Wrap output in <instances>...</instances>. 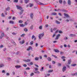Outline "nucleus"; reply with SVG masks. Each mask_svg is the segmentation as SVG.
<instances>
[{"label": "nucleus", "instance_id": "nucleus-50", "mask_svg": "<svg viewBox=\"0 0 77 77\" xmlns=\"http://www.w3.org/2000/svg\"><path fill=\"white\" fill-rule=\"evenodd\" d=\"M30 65H33V62H31L30 63Z\"/></svg>", "mask_w": 77, "mask_h": 77}, {"label": "nucleus", "instance_id": "nucleus-3", "mask_svg": "<svg viewBox=\"0 0 77 77\" xmlns=\"http://www.w3.org/2000/svg\"><path fill=\"white\" fill-rule=\"evenodd\" d=\"M60 36V34H58L57 35V36L56 38H55V40H57L59 39V37Z\"/></svg>", "mask_w": 77, "mask_h": 77}, {"label": "nucleus", "instance_id": "nucleus-62", "mask_svg": "<svg viewBox=\"0 0 77 77\" xmlns=\"http://www.w3.org/2000/svg\"><path fill=\"white\" fill-rule=\"evenodd\" d=\"M8 60H11V58L9 57L8 58Z\"/></svg>", "mask_w": 77, "mask_h": 77}, {"label": "nucleus", "instance_id": "nucleus-14", "mask_svg": "<svg viewBox=\"0 0 77 77\" xmlns=\"http://www.w3.org/2000/svg\"><path fill=\"white\" fill-rule=\"evenodd\" d=\"M4 66V64H0V68H2Z\"/></svg>", "mask_w": 77, "mask_h": 77}, {"label": "nucleus", "instance_id": "nucleus-49", "mask_svg": "<svg viewBox=\"0 0 77 77\" xmlns=\"http://www.w3.org/2000/svg\"><path fill=\"white\" fill-rule=\"evenodd\" d=\"M3 45H2L0 46V48H3Z\"/></svg>", "mask_w": 77, "mask_h": 77}, {"label": "nucleus", "instance_id": "nucleus-25", "mask_svg": "<svg viewBox=\"0 0 77 77\" xmlns=\"http://www.w3.org/2000/svg\"><path fill=\"white\" fill-rule=\"evenodd\" d=\"M23 10H21V12H20V15H21V14H23Z\"/></svg>", "mask_w": 77, "mask_h": 77}, {"label": "nucleus", "instance_id": "nucleus-32", "mask_svg": "<svg viewBox=\"0 0 77 77\" xmlns=\"http://www.w3.org/2000/svg\"><path fill=\"white\" fill-rule=\"evenodd\" d=\"M64 39L65 40H66L67 39H68V38L66 37H64Z\"/></svg>", "mask_w": 77, "mask_h": 77}, {"label": "nucleus", "instance_id": "nucleus-29", "mask_svg": "<svg viewBox=\"0 0 77 77\" xmlns=\"http://www.w3.org/2000/svg\"><path fill=\"white\" fill-rule=\"evenodd\" d=\"M53 71V70H49L48 71V72H52Z\"/></svg>", "mask_w": 77, "mask_h": 77}, {"label": "nucleus", "instance_id": "nucleus-20", "mask_svg": "<svg viewBox=\"0 0 77 77\" xmlns=\"http://www.w3.org/2000/svg\"><path fill=\"white\" fill-rule=\"evenodd\" d=\"M33 25H32L30 27V30H32L33 29Z\"/></svg>", "mask_w": 77, "mask_h": 77}, {"label": "nucleus", "instance_id": "nucleus-22", "mask_svg": "<svg viewBox=\"0 0 77 77\" xmlns=\"http://www.w3.org/2000/svg\"><path fill=\"white\" fill-rule=\"evenodd\" d=\"M56 24H60V22H59V21L57 20H56Z\"/></svg>", "mask_w": 77, "mask_h": 77}, {"label": "nucleus", "instance_id": "nucleus-47", "mask_svg": "<svg viewBox=\"0 0 77 77\" xmlns=\"http://www.w3.org/2000/svg\"><path fill=\"white\" fill-rule=\"evenodd\" d=\"M35 70L36 71H38V68H35Z\"/></svg>", "mask_w": 77, "mask_h": 77}, {"label": "nucleus", "instance_id": "nucleus-10", "mask_svg": "<svg viewBox=\"0 0 77 77\" xmlns=\"http://www.w3.org/2000/svg\"><path fill=\"white\" fill-rule=\"evenodd\" d=\"M30 17L32 19H33V13H31L30 14Z\"/></svg>", "mask_w": 77, "mask_h": 77}, {"label": "nucleus", "instance_id": "nucleus-36", "mask_svg": "<svg viewBox=\"0 0 77 77\" xmlns=\"http://www.w3.org/2000/svg\"><path fill=\"white\" fill-rule=\"evenodd\" d=\"M35 38V35H32V39Z\"/></svg>", "mask_w": 77, "mask_h": 77}, {"label": "nucleus", "instance_id": "nucleus-34", "mask_svg": "<svg viewBox=\"0 0 77 77\" xmlns=\"http://www.w3.org/2000/svg\"><path fill=\"white\" fill-rule=\"evenodd\" d=\"M18 2V0H14V3H17Z\"/></svg>", "mask_w": 77, "mask_h": 77}, {"label": "nucleus", "instance_id": "nucleus-35", "mask_svg": "<svg viewBox=\"0 0 77 77\" xmlns=\"http://www.w3.org/2000/svg\"><path fill=\"white\" fill-rule=\"evenodd\" d=\"M1 17H5V15L3 13L2 14Z\"/></svg>", "mask_w": 77, "mask_h": 77}, {"label": "nucleus", "instance_id": "nucleus-15", "mask_svg": "<svg viewBox=\"0 0 77 77\" xmlns=\"http://www.w3.org/2000/svg\"><path fill=\"white\" fill-rule=\"evenodd\" d=\"M39 58V57H35V60H38Z\"/></svg>", "mask_w": 77, "mask_h": 77}, {"label": "nucleus", "instance_id": "nucleus-21", "mask_svg": "<svg viewBox=\"0 0 77 77\" xmlns=\"http://www.w3.org/2000/svg\"><path fill=\"white\" fill-rule=\"evenodd\" d=\"M57 65L58 66H62V65L61 64L59 63H58Z\"/></svg>", "mask_w": 77, "mask_h": 77}, {"label": "nucleus", "instance_id": "nucleus-51", "mask_svg": "<svg viewBox=\"0 0 77 77\" xmlns=\"http://www.w3.org/2000/svg\"><path fill=\"white\" fill-rule=\"evenodd\" d=\"M33 75H34V74L33 73H32L30 74V75L31 76H33Z\"/></svg>", "mask_w": 77, "mask_h": 77}, {"label": "nucleus", "instance_id": "nucleus-9", "mask_svg": "<svg viewBox=\"0 0 77 77\" xmlns=\"http://www.w3.org/2000/svg\"><path fill=\"white\" fill-rule=\"evenodd\" d=\"M57 13L55 12L52 13L51 14V15H56Z\"/></svg>", "mask_w": 77, "mask_h": 77}, {"label": "nucleus", "instance_id": "nucleus-37", "mask_svg": "<svg viewBox=\"0 0 77 77\" xmlns=\"http://www.w3.org/2000/svg\"><path fill=\"white\" fill-rule=\"evenodd\" d=\"M10 24H14V22L12 21H10Z\"/></svg>", "mask_w": 77, "mask_h": 77}, {"label": "nucleus", "instance_id": "nucleus-39", "mask_svg": "<svg viewBox=\"0 0 77 77\" xmlns=\"http://www.w3.org/2000/svg\"><path fill=\"white\" fill-rule=\"evenodd\" d=\"M26 70H30V68L29 67H27L26 68Z\"/></svg>", "mask_w": 77, "mask_h": 77}, {"label": "nucleus", "instance_id": "nucleus-61", "mask_svg": "<svg viewBox=\"0 0 77 77\" xmlns=\"http://www.w3.org/2000/svg\"><path fill=\"white\" fill-rule=\"evenodd\" d=\"M38 45L37 43L35 44V46L36 47H37Z\"/></svg>", "mask_w": 77, "mask_h": 77}, {"label": "nucleus", "instance_id": "nucleus-59", "mask_svg": "<svg viewBox=\"0 0 77 77\" xmlns=\"http://www.w3.org/2000/svg\"><path fill=\"white\" fill-rule=\"evenodd\" d=\"M24 67H27V65L26 64H24L23 65Z\"/></svg>", "mask_w": 77, "mask_h": 77}, {"label": "nucleus", "instance_id": "nucleus-13", "mask_svg": "<svg viewBox=\"0 0 77 77\" xmlns=\"http://www.w3.org/2000/svg\"><path fill=\"white\" fill-rule=\"evenodd\" d=\"M54 51L55 52H56V53H59V52H60L57 49H55Z\"/></svg>", "mask_w": 77, "mask_h": 77}, {"label": "nucleus", "instance_id": "nucleus-5", "mask_svg": "<svg viewBox=\"0 0 77 77\" xmlns=\"http://www.w3.org/2000/svg\"><path fill=\"white\" fill-rule=\"evenodd\" d=\"M66 66L64 67L63 68V69H62L63 72H65V71H66Z\"/></svg>", "mask_w": 77, "mask_h": 77}, {"label": "nucleus", "instance_id": "nucleus-2", "mask_svg": "<svg viewBox=\"0 0 77 77\" xmlns=\"http://www.w3.org/2000/svg\"><path fill=\"white\" fill-rule=\"evenodd\" d=\"M16 7L17 9H19L20 11H21V10H23V8L21 6H19L18 5H17Z\"/></svg>", "mask_w": 77, "mask_h": 77}, {"label": "nucleus", "instance_id": "nucleus-31", "mask_svg": "<svg viewBox=\"0 0 77 77\" xmlns=\"http://www.w3.org/2000/svg\"><path fill=\"white\" fill-rule=\"evenodd\" d=\"M59 2L60 3L62 4V0H60Z\"/></svg>", "mask_w": 77, "mask_h": 77}, {"label": "nucleus", "instance_id": "nucleus-64", "mask_svg": "<svg viewBox=\"0 0 77 77\" xmlns=\"http://www.w3.org/2000/svg\"><path fill=\"white\" fill-rule=\"evenodd\" d=\"M64 47H67V45H65V44L64 45Z\"/></svg>", "mask_w": 77, "mask_h": 77}, {"label": "nucleus", "instance_id": "nucleus-7", "mask_svg": "<svg viewBox=\"0 0 77 77\" xmlns=\"http://www.w3.org/2000/svg\"><path fill=\"white\" fill-rule=\"evenodd\" d=\"M64 16L65 17H67V18H68L69 17V15L68 14L64 13Z\"/></svg>", "mask_w": 77, "mask_h": 77}, {"label": "nucleus", "instance_id": "nucleus-56", "mask_svg": "<svg viewBox=\"0 0 77 77\" xmlns=\"http://www.w3.org/2000/svg\"><path fill=\"white\" fill-rule=\"evenodd\" d=\"M45 51V50H42L41 51V52H42V53H44Z\"/></svg>", "mask_w": 77, "mask_h": 77}, {"label": "nucleus", "instance_id": "nucleus-48", "mask_svg": "<svg viewBox=\"0 0 77 77\" xmlns=\"http://www.w3.org/2000/svg\"><path fill=\"white\" fill-rule=\"evenodd\" d=\"M29 48V50H32V48L31 46H30Z\"/></svg>", "mask_w": 77, "mask_h": 77}, {"label": "nucleus", "instance_id": "nucleus-33", "mask_svg": "<svg viewBox=\"0 0 77 77\" xmlns=\"http://www.w3.org/2000/svg\"><path fill=\"white\" fill-rule=\"evenodd\" d=\"M35 74H39L40 72L39 71H37L36 72H35Z\"/></svg>", "mask_w": 77, "mask_h": 77}, {"label": "nucleus", "instance_id": "nucleus-53", "mask_svg": "<svg viewBox=\"0 0 77 77\" xmlns=\"http://www.w3.org/2000/svg\"><path fill=\"white\" fill-rule=\"evenodd\" d=\"M6 75L8 76V75H10V74H9V73H6Z\"/></svg>", "mask_w": 77, "mask_h": 77}, {"label": "nucleus", "instance_id": "nucleus-63", "mask_svg": "<svg viewBox=\"0 0 77 77\" xmlns=\"http://www.w3.org/2000/svg\"><path fill=\"white\" fill-rule=\"evenodd\" d=\"M20 3H23V1L21 0H20Z\"/></svg>", "mask_w": 77, "mask_h": 77}, {"label": "nucleus", "instance_id": "nucleus-28", "mask_svg": "<svg viewBox=\"0 0 77 77\" xmlns=\"http://www.w3.org/2000/svg\"><path fill=\"white\" fill-rule=\"evenodd\" d=\"M48 61H51V58L50 57H48Z\"/></svg>", "mask_w": 77, "mask_h": 77}, {"label": "nucleus", "instance_id": "nucleus-17", "mask_svg": "<svg viewBox=\"0 0 77 77\" xmlns=\"http://www.w3.org/2000/svg\"><path fill=\"white\" fill-rule=\"evenodd\" d=\"M68 3L69 5H71V1L69 0L68 1Z\"/></svg>", "mask_w": 77, "mask_h": 77}, {"label": "nucleus", "instance_id": "nucleus-11", "mask_svg": "<svg viewBox=\"0 0 77 77\" xmlns=\"http://www.w3.org/2000/svg\"><path fill=\"white\" fill-rule=\"evenodd\" d=\"M71 60H68V65H70L71 63Z\"/></svg>", "mask_w": 77, "mask_h": 77}, {"label": "nucleus", "instance_id": "nucleus-44", "mask_svg": "<svg viewBox=\"0 0 77 77\" xmlns=\"http://www.w3.org/2000/svg\"><path fill=\"white\" fill-rule=\"evenodd\" d=\"M24 74L25 75H27V72H26V71H24Z\"/></svg>", "mask_w": 77, "mask_h": 77}, {"label": "nucleus", "instance_id": "nucleus-1", "mask_svg": "<svg viewBox=\"0 0 77 77\" xmlns=\"http://www.w3.org/2000/svg\"><path fill=\"white\" fill-rule=\"evenodd\" d=\"M44 36V34L42 33L40 34L38 36V38L40 39H41L42 37Z\"/></svg>", "mask_w": 77, "mask_h": 77}, {"label": "nucleus", "instance_id": "nucleus-24", "mask_svg": "<svg viewBox=\"0 0 77 77\" xmlns=\"http://www.w3.org/2000/svg\"><path fill=\"white\" fill-rule=\"evenodd\" d=\"M26 35V34H22L20 36L21 37H24V36H25Z\"/></svg>", "mask_w": 77, "mask_h": 77}, {"label": "nucleus", "instance_id": "nucleus-6", "mask_svg": "<svg viewBox=\"0 0 77 77\" xmlns=\"http://www.w3.org/2000/svg\"><path fill=\"white\" fill-rule=\"evenodd\" d=\"M24 62H30V60L29 59H27V60H24Z\"/></svg>", "mask_w": 77, "mask_h": 77}, {"label": "nucleus", "instance_id": "nucleus-57", "mask_svg": "<svg viewBox=\"0 0 77 77\" xmlns=\"http://www.w3.org/2000/svg\"><path fill=\"white\" fill-rule=\"evenodd\" d=\"M53 28H51V32H53Z\"/></svg>", "mask_w": 77, "mask_h": 77}, {"label": "nucleus", "instance_id": "nucleus-41", "mask_svg": "<svg viewBox=\"0 0 77 77\" xmlns=\"http://www.w3.org/2000/svg\"><path fill=\"white\" fill-rule=\"evenodd\" d=\"M24 31H25V32H27V28H25V29H24Z\"/></svg>", "mask_w": 77, "mask_h": 77}, {"label": "nucleus", "instance_id": "nucleus-55", "mask_svg": "<svg viewBox=\"0 0 77 77\" xmlns=\"http://www.w3.org/2000/svg\"><path fill=\"white\" fill-rule=\"evenodd\" d=\"M64 53V52H62V51L60 52V54H63Z\"/></svg>", "mask_w": 77, "mask_h": 77}, {"label": "nucleus", "instance_id": "nucleus-18", "mask_svg": "<svg viewBox=\"0 0 77 77\" xmlns=\"http://www.w3.org/2000/svg\"><path fill=\"white\" fill-rule=\"evenodd\" d=\"M20 27H24V25L23 24H20Z\"/></svg>", "mask_w": 77, "mask_h": 77}, {"label": "nucleus", "instance_id": "nucleus-38", "mask_svg": "<svg viewBox=\"0 0 77 77\" xmlns=\"http://www.w3.org/2000/svg\"><path fill=\"white\" fill-rule=\"evenodd\" d=\"M70 36H75V35H74V34H71L70 35Z\"/></svg>", "mask_w": 77, "mask_h": 77}, {"label": "nucleus", "instance_id": "nucleus-60", "mask_svg": "<svg viewBox=\"0 0 77 77\" xmlns=\"http://www.w3.org/2000/svg\"><path fill=\"white\" fill-rule=\"evenodd\" d=\"M30 7L32 8V7H33V4H31L30 5Z\"/></svg>", "mask_w": 77, "mask_h": 77}, {"label": "nucleus", "instance_id": "nucleus-43", "mask_svg": "<svg viewBox=\"0 0 77 77\" xmlns=\"http://www.w3.org/2000/svg\"><path fill=\"white\" fill-rule=\"evenodd\" d=\"M52 63L53 64H55L56 62L54 61H52Z\"/></svg>", "mask_w": 77, "mask_h": 77}, {"label": "nucleus", "instance_id": "nucleus-23", "mask_svg": "<svg viewBox=\"0 0 77 77\" xmlns=\"http://www.w3.org/2000/svg\"><path fill=\"white\" fill-rule=\"evenodd\" d=\"M23 22V21L22 20H20L19 21V23H20V24L21 23H22Z\"/></svg>", "mask_w": 77, "mask_h": 77}, {"label": "nucleus", "instance_id": "nucleus-27", "mask_svg": "<svg viewBox=\"0 0 77 77\" xmlns=\"http://www.w3.org/2000/svg\"><path fill=\"white\" fill-rule=\"evenodd\" d=\"M29 0H25V3H27Z\"/></svg>", "mask_w": 77, "mask_h": 77}, {"label": "nucleus", "instance_id": "nucleus-52", "mask_svg": "<svg viewBox=\"0 0 77 77\" xmlns=\"http://www.w3.org/2000/svg\"><path fill=\"white\" fill-rule=\"evenodd\" d=\"M58 15L60 16H62V14H61V13H58Z\"/></svg>", "mask_w": 77, "mask_h": 77}, {"label": "nucleus", "instance_id": "nucleus-4", "mask_svg": "<svg viewBox=\"0 0 77 77\" xmlns=\"http://www.w3.org/2000/svg\"><path fill=\"white\" fill-rule=\"evenodd\" d=\"M15 67L16 69H18V68H21L22 66L21 65H16L15 66Z\"/></svg>", "mask_w": 77, "mask_h": 77}, {"label": "nucleus", "instance_id": "nucleus-40", "mask_svg": "<svg viewBox=\"0 0 77 77\" xmlns=\"http://www.w3.org/2000/svg\"><path fill=\"white\" fill-rule=\"evenodd\" d=\"M30 44L31 45H32V44H33V41H32L31 42H30Z\"/></svg>", "mask_w": 77, "mask_h": 77}, {"label": "nucleus", "instance_id": "nucleus-42", "mask_svg": "<svg viewBox=\"0 0 77 77\" xmlns=\"http://www.w3.org/2000/svg\"><path fill=\"white\" fill-rule=\"evenodd\" d=\"M65 58H66V57L64 56H63L61 57L62 59H65Z\"/></svg>", "mask_w": 77, "mask_h": 77}, {"label": "nucleus", "instance_id": "nucleus-16", "mask_svg": "<svg viewBox=\"0 0 77 77\" xmlns=\"http://www.w3.org/2000/svg\"><path fill=\"white\" fill-rule=\"evenodd\" d=\"M38 3L39 5H45V4L41 2H38Z\"/></svg>", "mask_w": 77, "mask_h": 77}, {"label": "nucleus", "instance_id": "nucleus-19", "mask_svg": "<svg viewBox=\"0 0 77 77\" xmlns=\"http://www.w3.org/2000/svg\"><path fill=\"white\" fill-rule=\"evenodd\" d=\"M39 29H40V30H42V26H41L39 27Z\"/></svg>", "mask_w": 77, "mask_h": 77}, {"label": "nucleus", "instance_id": "nucleus-26", "mask_svg": "<svg viewBox=\"0 0 77 77\" xmlns=\"http://www.w3.org/2000/svg\"><path fill=\"white\" fill-rule=\"evenodd\" d=\"M44 71V67H42L40 69V71Z\"/></svg>", "mask_w": 77, "mask_h": 77}, {"label": "nucleus", "instance_id": "nucleus-54", "mask_svg": "<svg viewBox=\"0 0 77 77\" xmlns=\"http://www.w3.org/2000/svg\"><path fill=\"white\" fill-rule=\"evenodd\" d=\"M66 1H63V3L64 4V5H65V4H66Z\"/></svg>", "mask_w": 77, "mask_h": 77}, {"label": "nucleus", "instance_id": "nucleus-30", "mask_svg": "<svg viewBox=\"0 0 77 77\" xmlns=\"http://www.w3.org/2000/svg\"><path fill=\"white\" fill-rule=\"evenodd\" d=\"M77 65V64H74L72 65V66H75Z\"/></svg>", "mask_w": 77, "mask_h": 77}, {"label": "nucleus", "instance_id": "nucleus-8", "mask_svg": "<svg viewBox=\"0 0 77 77\" xmlns=\"http://www.w3.org/2000/svg\"><path fill=\"white\" fill-rule=\"evenodd\" d=\"M20 44H23L24 42H25V41L24 40H23L22 42L20 41Z\"/></svg>", "mask_w": 77, "mask_h": 77}, {"label": "nucleus", "instance_id": "nucleus-46", "mask_svg": "<svg viewBox=\"0 0 77 77\" xmlns=\"http://www.w3.org/2000/svg\"><path fill=\"white\" fill-rule=\"evenodd\" d=\"M57 29V28H54L53 29L54 31H55V30H56V29Z\"/></svg>", "mask_w": 77, "mask_h": 77}, {"label": "nucleus", "instance_id": "nucleus-12", "mask_svg": "<svg viewBox=\"0 0 77 77\" xmlns=\"http://www.w3.org/2000/svg\"><path fill=\"white\" fill-rule=\"evenodd\" d=\"M11 8L10 7H8L5 8V10L7 11H9Z\"/></svg>", "mask_w": 77, "mask_h": 77}, {"label": "nucleus", "instance_id": "nucleus-45", "mask_svg": "<svg viewBox=\"0 0 77 77\" xmlns=\"http://www.w3.org/2000/svg\"><path fill=\"white\" fill-rule=\"evenodd\" d=\"M1 36L3 37L4 36V33H2Z\"/></svg>", "mask_w": 77, "mask_h": 77}, {"label": "nucleus", "instance_id": "nucleus-58", "mask_svg": "<svg viewBox=\"0 0 77 77\" xmlns=\"http://www.w3.org/2000/svg\"><path fill=\"white\" fill-rule=\"evenodd\" d=\"M5 71L4 70H2V73H5Z\"/></svg>", "mask_w": 77, "mask_h": 77}]
</instances>
